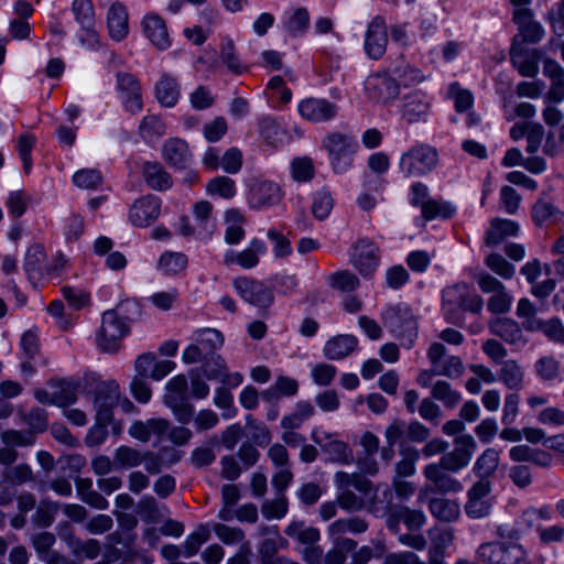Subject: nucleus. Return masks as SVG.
Here are the masks:
<instances>
[{
	"instance_id": "nucleus-52",
	"label": "nucleus",
	"mask_w": 564,
	"mask_h": 564,
	"mask_svg": "<svg viewBox=\"0 0 564 564\" xmlns=\"http://www.w3.org/2000/svg\"><path fill=\"white\" fill-rule=\"evenodd\" d=\"M334 207V198L328 188L323 187L313 195L312 214L317 220L326 219Z\"/></svg>"
},
{
	"instance_id": "nucleus-41",
	"label": "nucleus",
	"mask_w": 564,
	"mask_h": 564,
	"mask_svg": "<svg viewBox=\"0 0 564 564\" xmlns=\"http://www.w3.org/2000/svg\"><path fill=\"white\" fill-rule=\"evenodd\" d=\"M326 438L327 442L325 443L321 440H315V442L321 445L322 451L328 455L330 460L343 464L352 462V452L345 442L334 440L329 435H326Z\"/></svg>"
},
{
	"instance_id": "nucleus-33",
	"label": "nucleus",
	"mask_w": 564,
	"mask_h": 564,
	"mask_svg": "<svg viewBox=\"0 0 564 564\" xmlns=\"http://www.w3.org/2000/svg\"><path fill=\"white\" fill-rule=\"evenodd\" d=\"M44 248L41 245H32L28 248L24 259V271L29 281L35 284L43 278L44 274V261H45Z\"/></svg>"
},
{
	"instance_id": "nucleus-24",
	"label": "nucleus",
	"mask_w": 564,
	"mask_h": 564,
	"mask_svg": "<svg viewBox=\"0 0 564 564\" xmlns=\"http://www.w3.org/2000/svg\"><path fill=\"white\" fill-rule=\"evenodd\" d=\"M430 109V101L425 94L416 90L402 98L400 105L401 117L408 123H415L424 120Z\"/></svg>"
},
{
	"instance_id": "nucleus-18",
	"label": "nucleus",
	"mask_w": 564,
	"mask_h": 564,
	"mask_svg": "<svg viewBox=\"0 0 564 564\" xmlns=\"http://www.w3.org/2000/svg\"><path fill=\"white\" fill-rule=\"evenodd\" d=\"M281 199L279 185L271 181L253 180L249 184L248 203L251 208L261 209L275 205Z\"/></svg>"
},
{
	"instance_id": "nucleus-47",
	"label": "nucleus",
	"mask_w": 564,
	"mask_h": 564,
	"mask_svg": "<svg viewBox=\"0 0 564 564\" xmlns=\"http://www.w3.org/2000/svg\"><path fill=\"white\" fill-rule=\"evenodd\" d=\"M499 466V452L495 448H487L477 458L474 465V473L480 479H488L495 474Z\"/></svg>"
},
{
	"instance_id": "nucleus-2",
	"label": "nucleus",
	"mask_w": 564,
	"mask_h": 564,
	"mask_svg": "<svg viewBox=\"0 0 564 564\" xmlns=\"http://www.w3.org/2000/svg\"><path fill=\"white\" fill-rule=\"evenodd\" d=\"M442 300L444 316L451 323L459 322L462 312L479 314L484 306L482 297L464 282L446 286L442 292Z\"/></svg>"
},
{
	"instance_id": "nucleus-21",
	"label": "nucleus",
	"mask_w": 564,
	"mask_h": 564,
	"mask_svg": "<svg viewBox=\"0 0 564 564\" xmlns=\"http://www.w3.org/2000/svg\"><path fill=\"white\" fill-rule=\"evenodd\" d=\"M265 252V243L260 239H252L240 252L228 250L224 256V263L227 265L236 263L242 269H252L258 265L260 257Z\"/></svg>"
},
{
	"instance_id": "nucleus-53",
	"label": "nucleus",
	"mask_w": 564,
	"mask_h": 564,
	"mask_svg": "<svg viewBox=\"0 0 564 564\" xmlns=\"http://www.w3.org/2000/svg\"><path fill=\"white\" fill-rule=\"evenodd\" d=\"M57 511V502H54L47 498L41 499L35 513L32 516V522L37 528H48L53 524Z\"/></svg>"
},
{
	"instance_id": "nucleus-61",
	"label": "nucleus",
	"mask_w": 564,
	"mask_h": 564,
	"mask_svg": "<svg viewBox=\"0 0 564 564\" xmlns=\"http://www.w3.org/2000/svg\"><path fill=\"white\" fill-rule=\"evenodd\" d=\"M328 285L340 292H352L359 286V279L355 273L341 270L328 276Z\"/></svg>"
},
{
	"instance_id": "nucleus-13",
	"label": "nucleus",
	"mask_w": 564,
	"mask_h": 564,
	"mask_svg": "<svg viewBox=\"0 0 564 564\" xmlns=\"http://www.w3.org/2000/svg\"><path fill=\"white\" fill-rule=\"evenodd\" d=\"M117 88L124 109L135 115L142 110L141 86L137 77L130 73H117Z\"/></svg>"
},
{
	"instance_id": "nucleus-51",
	"label": "nucleus",
	"mask_w": 564,
	"mask_h": 564,
	"mask_svg": "<svg viewBox=\"0 0 564 564\" xmlns=\"http://www.w3.org/2000/svg\"><path fill=\"white\" fill-rule=\"evenodd\" d=\"M236 183L229 176H215L206 184V193L224 199H230L236 195Z\"/></svg>"
},
{
	"instance_id": "nucleus-29",
	"label": "nucleus",
	"mask_w": 564,
	"mask_h": 564,
	"mask_svg": "<svg viewBox=\"0 0 564 564\" xmlns=\"http://www.w3.org/2000/svg\"><path fill=\"white\" fill-rule=\"evenodd\" d=\"M107 24L112 40L122 41L129 32L128 12L120 2H115L108 10Z\"/></svg>"
},
{
	"instance_id": "nucleus-38",
	"label": "nucleus",
	"mask_w": 564,
	"mask_h": 564,
	"mask_svg": "<svg viewBox=\"0 0 564 564\" xmlns=\"http://www.w3.org/2000/svg\"><path fill=\"white\" fill-rule=\"evenodd\" d=\"M368 529L367 522L360 517L338 519L329 524L328 535L332 540L345 539L343 535L347 532L358 534Z\"/></svg>"
},
{
	"instance_id": "nucleus-7",
	"label": "nucleus",
	"mask_w": 564,
	"mask_h": 564,
	"mask_svg": "<svg viewBox=\"0 0 564 564\" xmlns=\"http://www.w3.org/2000/svg\"><path fill=\"white\" fill-rule=\"evenodd\" d=\"M72 13L79 25V43L89 50H95L99 45V36L96 30L95 9L91 0H74L72 3Z\"/></svg>"
},
{
	"instance_id": "nucleus-32",
	"label": "nucleus",
	"mask_w": 564,
	"mask_h": 564,
	"mask_svg": "<svg viewBox=\"0 0 564 564\" xmlns=\"http://www.w3.org/2000/svg\"><path fill=\"white\" fill-rule=\"evenodd\" d=\"M145 36L159 50H166L171 42L166 30L165 22L158 15H147L142 21Z\"/></svg>"
},
{
	"instance_id": "nucleus-4",
	"label": "nucleus",
	"mask_w": 564,
	"mask_h": 564,
	"mask_svg": "<svg viewBox=\"0 0 564 564\" xmlns=\"http://www.w3.org/2000/svg\"><path fill=\"white\" fill-rule=\"evenodd\" d=\"M322 145L328 153L333 171L337 174L345 173L351 167L354 155L359 148L352 134L343 132L328 133Z\"/></svg>"
},
{
	"instance_id": "nucleus-31",
	"label": "nucleus",
	"mask_w": 564,
	"mask_h": 564,
	"mask_svg": "<svg viewBox=\"0 0 564 564\" xmlns=\"http://www.w3.org/2000/svg\"><path fill=\"white\" fill-rule=\"evenodd\" d=\"M142 175L147 185L154 191H167L173 184L171 175L159 162H144Z\"/></svg>"
},
{
	"instance_id": "nucleus-28",
	"label": "nucleus",
	"mask_w": 564,
	"mask_h": 564,
	"mask_svg": "<svg viewBox=\"0 0 564 564\" xmlns=\"http://www.w3.org/2000/svg\"><path fill=\"white\" fill-rule=\"evenodd\" d=\"M212 213L213 205L207 200H200L194 205L193 214L196 226V237L198 239H209L215 231L216 223Z\"/></svg>"
},
{
	"instance_id": "nucleus-14",
	"label": "nucleus",
	"mask_w": 564,
	"mask_h": 564,
	"mask_svg": "<svg viewBox=\"0 0 564 564\" xmlns=\"http://www.w3.org/2000/svg\"><path fill=\"white\" fill-rule=\"evenodd\" d=\"M120 389L115 380L98 386L95 395L96 419L101 422H111L113 409L119 404Z\"/></svg>"
},
{
	"instance_id": "nucleus-27",
	"label": "nucleus",
	"mask_w": 564,
	"mask_h": 564,
	"mask_svg": "<svg viewBox=\"0 0 564 564\" xmlns=\"http://www.w3.org/2000/svg\"><path fill=\"white\" fill-rule=\"evenodd\" d=\"M543 74L550 78L551 87L546 94V99L553 102L564 100V69L554 59L546 58L543 65Z\"/></svg>"
},
{
	"instance_id": "nucleus-3",
	"label": "nucleus",
	"mask_w": 564,
	"mask_h": 564,
	"mask_svg": "<svg viewBox=\"0 0 564 564\" xmlns=\"http://www.w3.org/2000/svg\"><path fill=\"white\" fill-rule=\"evenodd\" d=\"M381 318L384 327L400 341L401 346L413 347L419 333L417 321L412 310L403 303L387 306Z\"/></svg>"
},
{
	"instance_id": "nucleus-60",
	"label": "nucleus",
	"mask_w": 564,
	"mask_h": 564,
	"mask_svg": "<svg viewBox=\"0 0 564 564\" xmlns=\"http://www.w3.org/2000/svg\"><path fill=\"white\" fill-rule=\"evenodd\" d=\"M534 370L541 380L554 381L561 373V364L553 356H544L535 361Z\"/></svg>"
},
{
	"instance_id": "nucleus-16",
	"label": "nucleus",
	"mask_w": 564,
	"mask_h": 564,
	"mask_svg": "<svg viewBox=\"0 0 564 564\" xmlns=\"http://www.w3.org/2000/svg\"><path fill=\"white\" fill-rule=\"evenodd\" d=\"M299 113L307 121L318 123L333 120L338 113V106L325 98H306L297 106Z\"/></svg>"
},
{
	"instance_id": "nucleus-42",
	"label": "nucleus",
	"mask_w": 564,
	"mask_h": 564,
	"mask_svg": "<svg viewBox=\"0 0 564 564\" xmlns=\"http://www.w3.org/2000/svg\"><path fill=\"white\" fill-rule=\"evenodd\" d=\"M524 329L528 332L541 330L551 340L564 344V326L557 318H552L547 322H543L541 319H532L528 323H524Z\"/></svg>"
},
{
	"instance_id": "nucleus-54",
	"label": "nucleus",
	"mask_w": 564,
	"mask_h": 564,
	"mask_svg": "<svg viewBox=\"0 0 564 564\" xmlns=\"http://www.w3.org/2000/svg\"><path fill=\"white\" fill-rule=\"evenodd\" d=\"M2 480L7 485L22 486L26 482L33 481L34 474L32 468L28 464L22 463L6 468L4 471L2 473Z\"/></svg>"
},
{
	"instance_id": "nucleus-9",
	"label": "nucleus",
	"mask_w": 564,
	"mask_h": 564,
	"mask_svg": "<svg viewBox=\"0 0 564 564\" xmlns=\"http://www.w3.org/2000/svg\"><path fill=\"white\" fill-rule=\"evenodd\" d=\"M476 282L482 293H491L487 301V308L490 313L503 314L509 312L512 296L498 279L487 272H480L476 275Z\"/></svg>"
},
{
	"instance_id": "nucleus-26",
	"label": "nucleus",
	"mask_w": 564,
	"mask_h": 564,
	"mask_svg": "<svg viewBox=\"0 0 564 564\" xmlns=\"http://www.w3.org/2000/svg\"><path fill=\"white\" fill-rule=\"evenodd\" d=\"M357 346L358 339L355 336L336 335L325 343L323 354L328 360H340L349 356Z\"/></svg>"
},
{
	"instance_id": "nucleus-64",
	"label": "nucleus",
	"mask_w": 564,
	"mask_h": 564,
	"mask_svg": "<svg viewBox=\"0 0 564 564\" xmlns=\"http://www.w3.org/2000/svg\"><path fill=\"white\" fill-rule=\"evenodd\" d=\"M500 564H520L527 558V551L519 543L501 542Z\"/></svg>"
},
{
	"instance_id": "nucleus-50",
	"label": "nucleus",
	"mask_w": 564,
	"mask_h": 564,
	"mask_svg": "<svg viewBox=\"0 0 564 564\" xmlns=\"http://www.w3.org/2000/svg\"><path fill=\"white\" fill-rule=\"evenodd\" d=\"M144 455L137 448L121 445L113 454V464L118 468H134L142 464Z\"/></svg>"
},
{
	"instance_id": "nucleus-48",
	"label": "nucleus",
	"mask_w": 564,
	"mask_h": 564,
	"mask_svg": "<svg viewBox=\"0 0 564 564\" xmlns=\"http://www.w3.org/2000/svg\"><path fill=\"white\" fill-rule=\"evenodd\" d=\"M333 541V547L325 554V564H344L347 555L352 552L357 545L352 539H336Z\"/></svg>"
},
{
	"instance_id": "nucleus-46",
	"label": "nucleus",
	"mask_w": 564,
	"mask_h": 564,
	"mask_svg": "<svg viewBox=\"0 0 564 564\" xmlns=\"http://www.w3.org/2000/svg\"><path fill=\"white\" fill-rule=\"evenodd\" d=\"M402 458L395 464L393 478L410 477L415 474V464L420 458V452L415 447H402L399 451Z\"/></svg>"
},
{
	"instance_id": "nucleus-30",
	"label": "nucleus",
	"mask_w": 564,
	"mask_h": 564,
	"mask_svg": "<svg viewBox=\"0 0 564 564\" xmlns=\"http://www.w3.org/2000/svg\"><path fill=\"white\" fill-rule=\"evenodd\" d=\"M519 232V225L510 219L494 218L486 232L485 243L488 247H497L505 239L514 237Z\"/></svg>"
},
{
	"instance_id": "nucleus-17",
	"label": "nucleus",
	"mask_w": 564,
	"mask_h": 564,
	"mask_svg": "<svg viewBox=\"0 0 564 564\" xmlns=\"http://www.w3.org/2000/svg\"><path fill=\"white\" fill-rule=\"evenodd\" d=\"M510 59L514 68L523 77H534L539 72V61L541 59V52L536 48H528L521 45L513 37L510 48Z\"/></svg>"
},
{
	"instance_id": "nucleus-5",
	"label": "nucleus",
	"mask_w": 564,
	"mask_h": 564,
	"mask_svg": "<svg viewBox=\"0 0 564 564\" xmlns=\"http://www.w3.org/2000/svg\"><path fill=\"white\" fill-rule=\"evenodd\" d=\"M438 162L437 150L426 143H416L404 152L399 161L405 176H422L432 172Z\"/></svg>"
},
{
	"instance_id": "nucleus-23",
	"label": "nucleus",
	"mask_w": 564,
	"mask_h": 564,
	"mask_svg": "<svg viewBox=\"0 0 564 564\" xmlns=\"http://www.w3.org/2000/svg\"><path fill=\"white\" fill-rule=\"evenodd\" d=\"M170 425V421L166 419L153 417L147 421L133 422L130 425L128 433L134 440L148 443L152 437L161 440V437L169 431Z\"/></svg>"
},
{
	"instance_id": "nucleus-8",
	"label": "nucleus",
	"mask_w": 564,
	"mask_h": 564,
	"mask_svg": "<svg viewBox=\"0 0 564 564\" xmlns=\"http://www.w3.org/2000/svg\"><path fill=\"white\" fill-rule=\"evenodd\" d=\"M452 474L433 463L426 465L423 468V476L426 482L419 495V499L423 500V497L429 494L446 495L460 491L463 485Z\"/></svg>"
},
{
	"instance_id": "nucleus-45",
	"label": "nucleus",
	"mask_w": 564,
	"mask_h": 564,
	"mask_svg": "<svg viewBox=\"0 0 564 564\" xmlns=\"http://www.w3.org/2000/svg\"><path fill=\"white\" fill-rule=\"evenodd\" d=\"M93 481L89 478H78L76 480L77 494L87 505L99 510L108 508V501L97 491L91 489Z\"/></svg>"
},
{
	"instance_id": "nucleus-6",
	"label": "nucleus",
	"mask_w": 564,
	"mask_h": 564,
	"mask_svg": "<svg viewBox=\"0 0 564 564\" xmlns=\"http://www.w3.org/2000/svg\"><path fill=\"white\" fill-rule=\"evenodd\" d=\"M224 345L223 334L215 328H204L195 333V343L188 345L182 355L187 364H197L203 359L217 356L216 351Z\"/></svg>"
},
{
	"instance_id": "nucleus-15",
	"label": "nucleus",
	"mask_w": 564,
	"mask_h": 564,
	"mask_svg": "<svg viewBox=\"0 0 564 564\" xmlns=\"http://www.w3.org/2000/svg\"><path fill=\"white\" fill-rule=\"evenodd\" d=\"M161 214V199L148 194L137 199L129 209V220L135 227L145 228L153 224Z\"/></svg>"
},
{
	"instance_id": "nucleus-59",
	"label": "nucleus",
	"mask_w": 564,
	"mask_h": 564,
	"mask_svg": "<svg viewBox=\"0 0 564 564\" xmlns=\"http://www.w3.org/2000/svg\"><path fill=\"white\" fill-rule=\"evenodd\" d=\"M310 25V14L305 8L296 9L285 21L284 29L292 36H302Z\"/></svg>"
},
{
	"instance_id": "nucleus-62",
	"label": "nucleus",
	"mask_w": 564,
	"mask_h": 564,
	"mask_svg": "<svg viewBox=\"0 0 564 564\" xmlns=\"http://www.w3.org/2000/svg\"><path fill=\"white\" fill-rule=\"evenodd\" d=\"M422 216L425 220H432L436 217L444 219L451 218L456 209L449 203H443L435 199H427L421 208Z\"/></svg>"
},
{
	"instance_id": "nucleus-11",
	"label": "nucleus",
	"mask_w": 564,
	"mask_h": 564,
	"mask_svg": "<svg viewBox=\"0 0 564 564\" xmlns=\"http://www.w3.org/2000/svg\"><path fill=\"white\" fill-rule=\"evenodd\" d=\"M234 288L246 302L259 308H268L273 304L272 290L261 281L246 276L237 278L234 280Z\"/></svg>"
},
{
	"instance_id": "nucleus-22",
	"label": "nucleus",
	"mask_w": 564,
	"mask_h": 564,
	"mask_svg": "<svg viewBox=\"0 0 564 564\" xmlns=\"http://www.w3.org/2000/svg\"><path fill=\"white\" fill-rule=\"evenodd\" d=\"M489 330L495 336L500 337L505 343L517 348H522L528 343L521 326L511 318L497 317L492 319L489 323Z\"/></svg>"
},
{
	"instance_id": "nucleus-35",
	"label": "nucleus",
	"mask_w": 564,
	"mask_h": 564,
	"mask_svg": "<svg viewBox=\"0 0 564 564\" xmlns=\"http://www.w3.org/2000/svg\"><path fill=\"white\" fill-rule=\"evenodd\" d=\"M181 96L180 85L176 79L167 74H163L155 84V97L158 101L167 108H172L178 101Z\"/></svg>"
},
{
	"instance_id": "nucleus-37",
	"label": "nucleus",
	"mask_w": 564,
	"mask_h": 564,
	"mask_svg": "<svg viewBox=\"0 0 564 564\" xmlns=\"http://www.w3.org/2000/svg\"><path fill=\"white\" fill-rule=\"evenodd\" d=\"M225 241L228 245H237L245 238L243 215L236 208H230L225 213Z\"/></svg>"
},
{
	"instance_id": "nucleus-12",
	"label": "nucleus",
	"mask_w": 564,
	"mask_h": 564,
	"mask_svg": "<svg viewBox=\"0 0 564 564\" xmlns=\"http://www.w3.org/2000/svg\"><path fill=\"white\" fill-rule=\"evenodd\" d=\"M351 263L365 278H370L379 264V249L373 241L361 238L352 247Z\"/></svg>"
},
{
	"instance_id": "nucleus-49",
	"label": "nucleus",
	"mask_w": 564,
	"mask_h": 564,
	"mask_svg": "<svg viewBox=\"0 0 564 564\" xmlns=\"http://www.w3.org/2000/svg\"><path fill=\"white\" fill-rule=\"evenodd\" d=\"M139 133L147 142H152L165 134V124L156 115H147L139 124Z\"/></svg>"
},
{
	"instance_id": "nucleus-44",
	"label": "nucleus",
	"mask_w": 564,
	"mask_h": 564,
	"mask_svg": "<svg viewBox=\"0 0 564 564\" xmlns=\"http://www.w3.org/2000/svg\"><path fill=\"white\" fill-rule=\"evenodd\" d=\"M51 387L55 397V404L58 406H66L75 403L77 400L78 383L67 380H52Z\"/></svg>"
},
{
	"instance_id": "nucleus-39",
	"label": "nucleus",
	"mask_w": 564,
	"mask_h": 564,
	"mask_svg": "<svg viewBox=\"0 0 564 564\" xmlns=\"http://www.w3.org/2000/svg\"><path fill=\"white\" fill-rule=\"evenodd\" d=\"M498 380L508 389L520 390L523 387L524 381L523 369L516 360H505L501 362V368L498 372Z\"/></svg>"
},
{
	"instance_id": "nucleus-40",
	"label": "nucleus",
	"mask_w": 564,
	"mask_h": 564,
	"mask_svg": "<svg viewBox=\"0 0 564 564\" xmlns=\"http://www.w3.org/2000/svg\"><path fill=\"white\" fill-rule=\"evenodd\" d=\"M187 263L185 253L165 251L159 258L158 269L165 275H177L185 271Z\"/></svg>"
},
{
	"instance_id": "nucleus-57",
	"label": "nucleus",
	"mask_w": 564,
	"mask_h": 564,
	"mask_svg": "<svg viewBox=\"0 0 564 564\" xmlns=\"http://www.w3.org/2000/svg\"><path fill=\"white\" fill-rule=\"evenodd\" d=\"M335 484L337 488H354L365 495H368L371 491V482L358 474L337 471L335 474Z\"/></svg>"
},
{
	"instance_id": "nucleus-43",
	"label": "nucleus",
	"mask_w": 564,
	"mask_h": 564,
	"mask_svg": "<svg viewBox=\"0 0 564 564\" xmlns=\"http://www.w3.org/2000/svg\"><path fill=\"white\" fill-rule=\"evenodd\" d=\"M558 218H563V212L547 200L539 199L532 207V219L540 227L550 221L558 223Z\"/></svg>"
},
{
	"instance_id": "nucleus-55",
	"label": "nucleus",
	"mask_w": 564,
	"mask_h": 564,
	"mask_svg": "<svg viewBox=\"0 0 564 564\" xmlns=\"http://www.w3.org/2000/svg\"><path fill=\"white\" fill-rule=\"evenodd\" d=\"M209 530L200 524L195 531L188 534L182 544V551L184 557H192L198 553L200 546L209 540Z\"/></svg>"
},
{
	"instance_id": "nucleus-10",
	"label": "nucleus",
	"mask_w": 564,
	"mask_h": 564,
	"mask_svg": "<svg viewBox=\"0 0 564 564\" xmlns=\"http://www.w3.org/2000/svg\"><path fill=\"white\" fill-rule=\"evenodd\" d=\"M491 481L479 479L467 490V501L464 510L470 519H482L490 514L492 509Z\"/></svg>"
},
{
	"instance_id": "nucleus-63",
	"label": "nucleus",
	"mask_w": 564,
	"mask_h": 564,
	"mask_svg": "<svg viewBox=\"0 0 564 564\" xmlns=\"http://www.w3.org/2000/svg\"><path fill=\"white\" fill-rule=\"evenodd\" d=\"M289 510V503L285 495H278L276 498L265 500L261 505V513L268 519H282Z\"/></svg>"
},
{
	"instance_id": "nucleus-20",
	"label": "nucleus",
	"mask_w": 564,
	"mask_h": 564,
	"mask_svg": "<svg viewBox=\"0 0 564 564\" xmlns=\"http://www.w3.org/2000/svg\"><path fill=\"white\" fill-rule=\"evenodd\" d=\"M368 97L378 102H388L399 94V83L388 74H375L365 83Z\"/></svg>"
},
{
	"instance_id": "nucleus-34",
	"label": "nucleus",
	"mask_w": 564,
	"mask_h": 564,
	"mask_svg": "<svg viewBox=\"0 0 564 564\" xmlns=\"http://www.w3.org/2000/svg\"><path fill=\"white\" fill-rule=\"evenodd\" d=\"M431 514L442 522H454L460 516V506L456 500L444 497L431 498L427 502Z\"/></svg>"
},
{
	"instance_id": "nucleus-56",
	"label": "nucleus",
	"mask_w": 564,
	"mask_h": 564,
	"mask_svg": "<svg viewBox=\"0 0 564 564\" xmlns=\"http://www.w3.org/2000/svg\"><path fill=\"white\" fill-rule=\"evenodd\" d=\"M188 382L184 375L170 379L165 386L164 404L188 399Z\"/></svg>"
},
{
	"instance_id": "nucleus-25",
	"label": "nucleus",
	"mask_w": 564,
	"mask_h": 564,
	"mask_svg": "<svg viewBox=\"0 0 564 564\" xmlns=\"http://www.w3.org/2000/svg\"><path fill=\"white\" fill-rule=\"evenodd\" d=\"M162 156L170 166L178 170H184L192 163L188 145L180 138H171L164 142Z\"/></svg>"
},
{
	"instance_id": "nucleus-58",
	"label": "nucleus",
	"mask_w": 564,
	"mask_h": 564,
	"mask_svg": "<svg viewBox=\"0 0 564 564\" xmlns=\"http://www.w3.org/2000/svg\"><path fill=\"white\" fill-rule=\"evenodd\" d=\"M432 397L441 401L446 408L456 406L462 395L458 391L454 390L449 382L438 380L432 388Z\"/></svg>"
},
{
	"instance_id": "nucleus-1",
	"label": "nucleus",
	"mask_w": 564,
	"mask_h": 564,
	"mask_svg": "<svg viewBox=\"0 0 564 564\" xmlns=\"http://www.w3.org/2000/svg\"><path fill=\"white\" fill-rule=\"evenodd\" d=\"M130 308L139 313V305L134 301H123L116 310L106 311L102 314L101 326L97 333L96 341L104 352H116L120 347L121 339L128 334L129 326L127 317L120 316V312H128Z\"/></svg>"
},
{
	"instance_id": "nucleus-36",
	"label": "nucleus",
	"mask_w": 564,
	"mask_h": 564,
	"mask_svg": "<svg viewBox=\"0 0 564 564\" xmlns=\"http://www.w3.org/2000/svg\"><path fill=\"white\" fill-rule=\"evenodd\" d=\"M219 57L231 74L241 75L249 70V66L240 59L236 52L235 43L229 37L221 40L219 46Z\"/></svg>"
},
{
	"instance_id": "nucleus-19",
	"label": "nucleus",
	"mask_w": 564,
	"mask_h": 564,
	"mask_svg": "<svg viewBox=\"0 0 564 564\" xmlns=\"http://www.w3.org/2000/svg\"><path fill=\"white\" fill-rule=\"evenodd\" d=\"M388 43L387 24L382 17H375L365 36V51L371 59H379L386 53Z\"/></svg>"
}]
</instances>
